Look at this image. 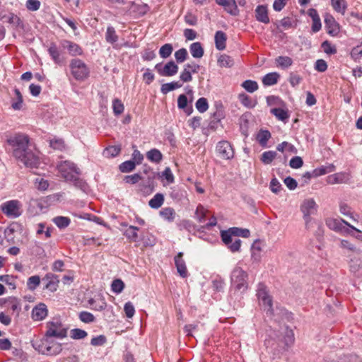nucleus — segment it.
<instances>
[{
	"mask_svg": "<svg viewBox=\"0 0 362 362\" xmlns=\"http://www.w3.org/2000/svg\"><path fill=\"white\" fill-rule=\"evenodd\" d=\"M13 157L26 167L36 168L38 157L29 148V138L25 134H16L7 139Z\"/></svg>",
	"mask_w": 362,
	"mask_h": 362,
	"instance_id": "obj_1",
	"label": "nucleus"
},
{
	"mask_svg": "<svg viewBox=\"0 0 362 362\" xmlns=\"http://www.w3.org/2000/svg\"><path fill=\"white\" fill-rule=\"evenodd\" d=\"M57 168L61 176L66 181L73 182L76 187L83 192L88 189L87 183L79 177L81 170L74 163L70 160H64L57 165Z\"/></svg>",
	"mask_w": 362,
	"mask_h": 362,
	"instance_id": "obj_2",
	"label": "nucleus"
},
{
	"mask_svg": "<svg viewBox=\"0 0 362 362\" xmlns=\"http://www.w3.org/2000/svg\"><path fill=\"white\" fill-rule=\"evenodd\" d=\"M32 346L39 353L47 356L57 355L62 351L61 344L51 342L47 339L35 341Z\"/></svg>",
	"mask_w": 362,
	"mask_h": 362,
	"instance_id": "obj_3",
	"label": "nucleus"
},
{
	"mask_svg": "<svg viewBox=\"0 0 362 362\" xmlns=\"http://www.w3.org/2000/svg\"><path fill=\"white\" fill-rule=\"evenodd\" d=\"M233 286L236 291L243 293L247 288V274L240 267L233 269L230 276Z\"/></svg>",
	"mask_w": 362,
	"mask_h": 362,
	"instance_id": "obj_4",
	"label": "nucleus"
},
{
	"mask_svg": "<svg viewBox=\"0 0 362 362\" xmlns=\"http://www.w3.org/2000/svg\"><path fill=\"white\" fill-rule=\"evenodd\" d=\"M47 330L45 336L47 338L55 337L64 339L67 336V328H65L59 319H54L46 324Z\"/></svg>",
	"mask_w": 362,
	"mask_h": 362,
	"instance_id": "obj_5",
	"label": "nucleus"
},
{
	"mask_svg": "<svg viewBox=\"0 0 362 362\" xmlns=\"http://www.w3.org/2000/svg\"><path fill=\"white\" fill-rule=\"evenodd\" d=\"M69 68L73 77L77 81H84L89 76L90 70L87 65L80 59H73Z\"/></svg>",
	"mask_w": 362,
	"mask_h": 362,
	"instance_id": "obj_6",
	"label": "nucleus"
},
{
	"mask_svg": "<svg viewBox=\"0 0 362 362\" xmlns=\"http://www.w3.org/2000/svg\"><path fill=\"white\" fill-rule=\"evenodd\" d=\"M257 296L260 305L263 307L264 310L267 312V314L269 316L274 315V312L272 308V298L268 294L266 286L263 284H259Z\"/></svg>",
	"mask_w": 362,
	"mask_h": 362,
	"instance_id": "obj_7",
	"label": "nucleus"
},
{
	"mask_svg": "<svg viewBox=\"0 0 362 362\" xmlns=\"http://www.w3.org/2000/svg\"><path fill=\"white\" fill-rule=\"evenodd\" d=\"M22 204L17 200H10L1 204L0 209L8 218H16L22 214Z\"/></svg>",
	"mask_w": 362,
	"mask_h": 362,
	"instance_id": "obj_8",
	"label": "nucleus"
},
{
	"mask_svg": "<svg viewBox=\"0 0 362 362\" xmlns=\"http://www.w3.org/2000/svg\"><path fill=\"white\" fill-rule=\"evenodd\" d=\"M300 211L303 215L305 226H308L311 220L310 216L315 214L317 209V205L312 198L305 199L300 205Z\"/></svg>",
	"mask_w": 362,
	"mask_h": 362,
	"instance_id": "obj_9",
	"label": "nucleus"
},
{
	"mask_svg": "<svg viewBox=\"0 0 362 362\" xmlns=\"http://www.w3.org/2000/svg\"><path fill=\"white\" fill-rule=\"evenodd\" d=\"M216 151L223 159L230 160L234 156V151L230 142L221 141L216 145Z\"/></svg>",
	"mask_w": 362,
	"mask_h": 362,
	"instance_id": "obj_10",
	"label": "nucleus"
},
{
	"mask_svg": "<svg viewBox=\"0 0 362 362\" xmlns=\"http://www.w3.org/2000/svg\"><path fill=\"white\" fill-rule=\"evenodd\" d=\"M155 69L162 76H173L178 71V66L173 61L167 62L164 66L161 64H157Z\"/></svg>",
	"mask_w": 362,
	"mask_h": 362,
	"instance_id": "obj_11",
	"label": "nucleus"
},
{
	"mask_svg": "<svg viewBox=\"0 0 362 362\" xmlns=\"http://www.w3.org/2000/svg\"><path fill=\"white\" fill-rule=\"evenodd\" d=\"M325 24L327 33L329 35L335 37L339 34L340 30L339 25L332 16L327 15L325 16Z\"/></svg>",
	"mask_w": 362,
	"mask_h": 362,
	"instance_id": "obj_12",
	"label": "nucleus"
},
{
	"mask_svg": "<svg viewBox=\"0 0 362 362\" xmlns=\"http://www.w3.org/2000/svg\"><path fill=\"white\" fill-rule=\"evenodd\" d=\"M0 305L6 307L13 312H18L21 309V300L18 298L13 296L1 299L0 300Z\"/></svg>",
	"mask_w": 362,
	"mask_h": 362,
	"instance_id": "obj_13",
	"label": "nucleus"
},
{
	"mask_svg": "<svg viewBox=\"0 0 362 362\" xmlns=\"http://www.w3.org/2000/svg\"><path fill=\"white\" fill-rule=\"evenodd\" d=\"M47 51L54 64L58 65L64 64L65 59L55 43L52 42Z\"/></svg>",
	"mask_w": 362,
	"mask_h": 362,
	"instance_id": "obj_14",
	"label": "nucleus"
},
{
	"mask_svg": "<svg viewBox=\"0 0 362 362\" xmlns=\"http://www.w3.org/2000/svg\"><path fill=\"white\" fill-rule=\"evenodd\" d=\"M217 4L223 6L224 9L232 16H238L239 10L235 0H216Z\"/></svg>",
	"mask_w": 362,
	"mask_h": 362,
	"instance_id": "obj_15",
	"label": "nucleus"
},
{
	"mask_svg": "<svg viewBox=\"0 0 362 362\" xmlns=\"http://www.w3.org/2000/svg\"><path fill=\"white\" fill-rule=\"evenodd\" d=\"M61 45L64 49H67L71 56H78L82 54L83 52L81 47L75 42L64 40L61 42Z\"/></svg>",
	"mask_w": 362,
	"mask_h": 362,
	"instance_id": "obj_16",
	"label": "nucleus"
},
{
	"mask_svg": "<svg viewBox=\"0 0 362 362\" xmlns=\"http://www.w3.org/2000/svg\"><path fill=\"white\" fill-rule=\"evenodd\" d=\"M183 252H180L175 257V264L177 268V271L180 276L182 278H185L187 276V269L185 260L183 259Z\"/></svg>",
	"mask_w": 362,
	"mask_h": 362,
	"instance_id": "obj_17",
	"label": "nucleus"
},
{
	"mask_svg": "<svg viewBox=\"0 0 362 362\" xmlns=\"http://www.w3.org/2000/svg\"><path fill=\"white\" fill-rule=\"evenodd\" d=\"M47 315V306L44 303H40L34 307L32 311V317L34 320H42Z\"/></svg>",
	"mask_w": 362,
	"mask_h": 362,
	"instance_id": "obj_18",
	"label": "nucleus"
},
{
	"mask_svg": "<svg viewBox=\"0 0 362 362\" xmlns=\"http://www.w3.org/2000/svg\"><path fill=\"white\" fill-rule=\"evenodd\" d=\"M350 271L356 276L362 278V259L357 257L351 259L349 263Z\"/></svg>",
	"mask_w": 362,
	"mask_h": 362,
	"instance_id": "obj_19",
	"label": "nucleus"
},
{
	"mask_svg": "<svg viewBox=\"0 0 362 362\" xmlns=\"http://www.w3.org/2000/svg\"><path fill=\"white\" fill-rule=\"evenodd\" d=\"M44 279H45L47 281L45 286L46 289L49 290L51 292H54L57 290L58 284L59 282L57 276L52 273H48L45 275Z\"/></svg>",
	"mask_w": 362,
	"mask_h": 362,
	"instance_id": "obj_20",
	"label": "nucleus"
},
{
	"mask_svg": "<svg viewBox=\"0 0 362 362\" xmlns=\"http://www.w3.org/2000/svg\"><path fill=\"white\" fill-rule=\"evenodd\" d=\"M255 17L256 19L263 23H269V18L268 16V11L266 6L259 5L257 6L255 9Z\"/></svg>",
	"mask_w": 362,
	"mask_h": 362,
	"instance_id": "obj_21",
	"label": "nucleus"
},
{
	"mask_svg": "<svg viewBox=\"0 0 362 362\" xmlns=\"http://www.w3.org/2000/svg\"><path fill=\"white\" fill-rule=\"evenodd\" d=\"M216 47L218 50H223L226 48L227 37L225 33L218 30L214 36Z\"/></svg>",
	"mask_w": 362,
	"mask_h": 362,
	"instance_id": "obj_22",
	"label": "nucleus"
},
{
	"mask_svg": "<svg viewBox=\"0 0 362 362\" xmlns=\"http://www.w3.org/2000/svg\"><path fill=\"white\" fill-rule=\"evenodd\" d=\"M187 98L185 94H181L177 98V107L179 109L183 110L187 115H189L193 112L192 106H187Z\"/></svg>",
	"mask_w": 362,
	"mask_h": 362,
	"instance_id": "obj_23",
	"label": "nucleus"
},
{
	"mask_svg": "<svg viewBox=\"0 0 362 362\" xmlns=\"http://www.w3.org/2000/svg\"><path fill=\"white\" fill-rule=\"evenodd\" d=\"M344 223L346 224V226H348L349 227H350L351 228H352L353 230H356V231H359L358 229H356V228H354V226H351L348 222H346V221L343 220V219H333V218H330V219H328L327 221V225L332 229L333 230H339L340 228H341V223Z\"/></svg>",
	"mask_w": 362,
	"mask_h": 362,
	"instance_id": "obj_24",
	"label": "nucleus"
},
{
	"mask_svg": "<svg viewBox=\"0 0 362 362\" xmlns=\"http://www.w3.org/2000/svg\"><path fill=\"white\" fill-rule=\"evenodd\" d=\"M189 51L194 58H202L204 53L202 44L199 42L191 44Z\"/></svg>",
	"mask_w": 362,
	"mask_h": 362,
	"instance_id": "obj_25",
	"label": "nucleus"
},
{
	"mask_svg": "<svg viewBox=\"0 0 362 362\" xmlns=\"http://www.w3.org/2000/svg\"><path fill=\"white\" fill-rule=\"evenodd\" d=\"M146 158L151 162L159 163L163 159V155L158 149L153 148L146 153Z\"/></svg>",
	"mask_w": 362,
	"mask_h": 362,
	"instance_id": "obj_26",
	"label": "nucleus"
},
{
	"mask_svg": "<svg viewBox=\"0 0 362 362\" xmlns=\"http://www.w3.org/2000/svg\"><path fill=\"white\" fill-rule=\"evenodd\" d=\"M262 242L259 240H255L251 247L252 258L258 262L260 259V252L262 251Z\"/></svg>",
	"mask_w": 362,
	"mask_h": 362,
	"instance_id": "obj_27",
	"label": "nucleus"
},
{
	"mask_svg": "<svg viewBox=\"0 0 362 362\" xmlns=\"http://www.w3.org/2000/svg\"><path fill=\"white\" fill-rule=\"evenodd\" d=\"M52 221L59 229L66 228L71 223V219L69 217L62 216L54 217Z\"/></svg>",
	"mask_w": 362,
	"mask_h": 362,
	"instance_id": "obj_28",
	"label": "nucleus"
},
{
	"mask_svg": "<svg viewBox=\"0 0 362 362\" xmlns=\"http://www.w3.org/2000/svg\"><path fill=\"white\" fill-rule=\"evenodd\" d=\"M331 4L334 10L342 15L345 13L347 8L346 0H331Z\"/></svg>",
	"mask_w": 362,
	"mask_h": 362,
	"instance_id": "obj_29",
	"label": "nucleus"
},
{
	"mask_svg": "<svg viewBox=\"0 0 362 362\" xmlns=\"http://www.w3.org/2000/svg\"><path fill=\"white\" fill-rule=\"evenodd\" d=\"M279 74L276 72H272L266 74L262 78L264 86H273L278 82Z\"/></svg>",
	"mask_w": 362,
	"mask_h": 362,
	"instance_id": "obj_30",
	"label": "nucleus"
},
{
	"mask_svg": "<svg viewBox=\"0 0 362 362\" xmlns=\"http://www.w3.org/2000/svg\"><path fill=\"white\" fill-rule=\"evenodd\" d=\"M130 7V1H124V0L115 1V9H117V14H123L127 12Z\"/></svg>",
	"mask_w": 362,
	"mask_h": 362,
	"instance_id": "obj_31",
	"label": "nucleus"
},
{
	"mask_svg": "<svg viewBox=\"0 0 362 362\" xmlns=\"http://www.w3.org/2000/svg\"><path fill=\"white\" fill-rule=\"evenodd\" d=\"M182 86V83L180 81H173L170 83H164L161 86L160 91L163 94H167L170 91L180 88Z\"/></svg>",
	"mask_w": 362,
	"mask_h": 362,
	"instance_id": "obj_32",
	"label": "nucleus"
},
{
	"mask_svg": "<svg viewBox=\"0 0 362 362\" xmlns=\"http://www.w3.org/2000/svg\"><path fill=\"white\" fill-rule=\"evenodd\" d=\"M217 63L221 67H226L230 68L232 67L234 64L233 59L227 54H221L218 58Z\"/></svg>",
	"mask_w": 362,
	"mask_h": 362,
	"instance_id": "obj_33",
	"label": "nucleus"
},
{
	"mask_svg": "<svg viewBox=\"0 0 362 362\" xmlns=\"http://www.w3.org/2000/svg\"><path fill=\"white\" fill-rule=\"evenodd\" d=\"M164 202V197L160 193H157L154 197L148 202V205L152 209L160 208Z\"/></svg>",
	"mask_w": 362,
	"mask_h": 362,
	"instance_id": "obj_34",
	"label": "nucleus"
},
{
	"mask_svg": "<svg viewBox=\"0 0 362 362\" xmlns=\"http://www.w3.org/2000/svg\"><path fill=\"white\" fill-rule=\"evenodd\" d=\"M271 113L274 115L279 120L286 122L289 117L288 111L281 108H272Z\"/></svg>",
	"mask_w": 362,
	"mask_h": 362,
	"instance_id": "obj_35",
	"label": "nucleus"
},
{
	"mask_svg": "<svg viewBox=\"0 0 362 362\" xmlns=\"http://www.w3.org/2000/svg\"><path fill=\"white\" fill-rule=\"evenodd\" d=\"M350 55L354 62H360L362 60V42L352 48Z\"/></svg>",
	"mask_w": 362,
	"mask_h": 362,
	"instance_id": "obj_36",
	"label": "nucleus"
},
{
	"mask_svg": "<svg viewBox=\"0 0 362 362\" xmlns=\"http://www.w3.org/2000/svg\"><path fill=\"white\" fill-rule=\"evenodd\" d=\"M7 21L16 28H23L24 26L20 17L12 13L7 16Z\"/></svg>",
	"mask_w": 362,
	"mask_h": 362,
	"instance_id": "obj_37",
	"label": "nucleus"
},
{
	"mask_svg": "<svg viewBox=\"0 0 362 362\" xmlns=\"http://www.w3.org/2000/svg\"><path fill=\"white\" fill-rule=\"evenodd\" d=\"M160 216L168 221H173L175 218V211L171 207H165L160 211Z\"/></svg>",
	"mask_w": 362,
	"mask_h": 362,
	"instance_id": "obj_38",
	"label": "nucleus"
},
{
	"mask_svg": "<svg viewBox=\"0 0 362 362\" xmlns=\"http://www.w3.org/2000/svg\"><path fill=\"white\" fill-rule=\"evenodd\" d=\"M276 63L282 69H286L292 65L293 60L289 57L279 56L276 59Z\"/></svg>",
	"mask_w": 362,
	"mask_h": 362,
	"instance_id": "obj_39",
	"label": "nucleus"
},
{
	"mask_svg": "<svg viewBox=\"0 0 362 362\" xmlns=\"http://www.w3.org/2000/svg\"><path fill=\"white\" fill-rule=\"evenodd\" d=\"M238 98L240 103L246 107L252 108L256 105L255 101H253L251 98L245 93L239 94Z\"/></svg>",
	"mask_w": 362,
	"mask_h": 362,
	"instance_id": "obj_40",
	"label": "nucleus"
},
{
	"mask_svg": "<svg viewBox=\"0 0 362 362\" xmlns=\"http://www.w3.org/2000/svg\"><path fill=\"white\" fill-rule=\"evenodd\" d=\"M40 284V278L38 275L29 277L27 281V288L30 291H35Z\"/></svg>",
	"mask_w": 362,
	"mask_h": 362,
	"instance_id": "obj_41",
	"label": "nucleus"
},
{
	"mask_svg": "<svg viewBox=\"0 0 362 362\" xmlns=\"http://www.w3.org/2000/svg\"><path fill=\"white\" fill-rule=\"evenodd\" d=\"M17 227H18V225L16 223H13L5 229L4 235L8 242L13 243V241H14L13 233L16 230Z\"/></svg>",
	"mask_w": 362,
	"mask_h": 362,
	"instance_id": "obj_42",
	"label": "nucleus"
},
{
	"mask_svg": "<svg viewBox=\"0 0 362 362\" xmlns=\"http://www.w3.org/2000/svg\"><path fill=\"white\" fill-rule=\"evenodd\" d=\"M136 168L135 162L133 160H127L119 165V169L122 173H129Z\"/></svg>",
	"mask_w": 362,
	"mask_h": 362,
	"instance_id": "obj_43",
	"label": "nucleus"
},
{
	"mask_svg": "<svg viewBox=\"0 0 362 362\" xmlns=\"http://www.w3.org/2000/svg\"><path fill=\"white\" fill-rule=\"evenodd\" d=\"M173 51V45L171 44L167 43L160 48L159 54L161 58L166 59L171 55Z\"/></svg>",
	"mask_w": 362,
	"mask_h": 362,
	"instance_id": "obj_44",
	"label": "nucleus"
},
{
	"mask_svg": "<svg viewBox=\"0 0 362 362\" xmlns=\"http://www.w3.org/2000/svg\"><path fill=\"white\" fill-rule=\"evenodd\" d=\"M242 87L249 93H254L259 86L256 81L252 80H246L242 83Z\"/></svg>",
	"mask_w": 362,
	"mask_h": 362,
	"instance_id": "obj_45",
	"label": "nucleus"
},
{
	"mask_svg": "<svg viewBox=\"0 0 362 362\" xmlns=\"http://www.w3.org/2000/svg\"><path fill=\"white\" fill-rule=\"evenodd\" d=\"M276 155V152L274 151H265L262 154L261 160L264 164H270Z\"/></svg>",
	"mask_w": 362,
	"mask_h": 362,
	"instance_id": "obj_46",
	"label": "nucleus"
},
{
	"mask_svg": "<svg viewBox=\"0 0 362 362\" xmlns=\"http://www.w3.org/2000/svg\"><path fill=\"white\" fill-rule=\"evenodd\" d=\"M221 237L222 241L226 246L228 245L230 243H232V242L235 239L233 238L234 234L232 233L231 230L230 228L228 230L221 231Z\"/></svg>",
	"mask_w": 362,
	"mask_h": 362,
	"instance_id": "obj_47",
	"label": "nucleus"
},
{
	"mask_svg": "<svg viewBox=\"0 0 362 362\" xmlns=\"http://www.w3.org/2000/svg\"><path fill=\"white\" fill-rule=\"evenodd\" d=\"M195 107L199 112H205L209 108L207 100L205 98H199L195 103Z\"/></svg>",
	"mask_w": 362,
	"mask_h": 362,
	"instance_id": "obj_48",
	"label": "nucleus"
},
{
	"mask_svg": "<svg viewBox=\"0 0 362 362\" xmlns=\"http://www.w3.org/2000/svg\"><path fill=\"white\" fill-rule=\"evenodd\" d=\"M195 218H197L199 223H204L205 221L206 210L204 207L201 204H199L196 209Z\"/></svg>",
	"mask_w": 362,
	"mask_h": 362,
	"instance_id": "obj_49",
	"label": "nucleus"
},
{
	"mask_svg": "<svg viewBox=\"0 0 362 362\" xmlns=\"http://www.w3.org/2000/svg\"><path fill=\"white\" fill-rule=\"evenodd\" d=\"M271 137V134L267 130H261L257 134V140L262 146H264Z\"/></svg>",
	"mask_w": 362,
	"mask_h": 362,
	"instance_id": "obj_50",
	"label": "nucleus"
},
{
	"mask_svg": "<svg viewBox=\"0 0 362 362\" xmlns=\"http://www.w3.org/2000/svg\"><path fill=\"white\" fill-rule=\"evenodd\" d=\"M138 228L135 226H129L126 230H125V235L127 238L130 240L131 241H136L138 238V234L137 231Z\"/></svg>",
	"mask_w": 362,
	"mask_h": 362,
	"instance_id": "obj_51",
	"label": "nucleus"
},
{
	"mask_svg": "<svg viewBox=\"0 0 362 362\" xmlns=\"http://www.w3.org/2000/svg\"><path fill=\"white\" fill-rule=\"evenodd\" d=\"M232 233L235 237L247 238L250 236V232L248 229H243L237 227L230 228Z\"/></svg>",
	"mask_w": 362,
	"mask_h": 362,
	"instance_id": "obj_52",
	"label": "nucleus"
},
{
	"mask_svg": "<svg viewBox=\"0 0 362 362\" xmlns=\"http://www.w3.org/2000/svg\"><path fill=\"white\" fill-rule=\"evenodd\" d=\"M49 146L54 150L63 151L65 149V144L62 139H54L50 140Z\"/></svg>",
	"mask_w": 362,
	"mask_h": 362,
	"instance_id": "obj_53",
	"label": "nucleus"
},
{
	"mask_svg": "<svg viewBox=\"0 0 362 362\" xmlns=\"http://www.w3.org/2000/svg\"><path fill=\"white\" fill-rule=\"evenodd\" d=\"M14 93H15L17 101L13 102L11 104V106L14 110H21L22 107L23 96H22L20 90L18 88H15Z\"/></svg>",
	"mask_w": 362,
	"mask_h": 362,
	"instance_id": "obj_54",
	"label": "nucleus"
},
{
	"mask_svg": "<svg viewBox=\"0 0 362 362\" xmlns=\"http://www.w3.org/2000/svg\"><path fill=\"white\" fill-rule=\"evenodd\" d=\"M188 53L185 48H181L175 52V58L177 63L184 62L187 57Z\"/></svg>",
	"mask_w": 362,
	"mask_h": 362,
	"instance_id": "obj_55",
	"label": "nucleus"
},
{
	"mask_svg": "<svg viewBox=\"0 0 362 362\" xmlns=\"http://www.w3.org/2000/svg\"><path fill=\"white\" fill-rule=\"evenodd\" d=\"M0 281H2L7 284L11 289H16V282L15 279L12 276L9 275H1L0 276Z\"/></svg>",
	"mask_w": 362,
	"mask_h": 362,
	"instance_id": "obj_56",
	"label": "nucleus"
},
{
	"mask_svg": "<svg viewBox=\"0 0 362 362\" xmlns=\"http://www.w3.org/2000/svg\"><path fill=\"white\" fill-rule=\"evenodd\" d=\"M81 321L85 323H90L95 321L94 315L87 311H82L78 315Z\"/></svg>",
	"mask_w": 362,
	"mask_h": 362,
	"instance_id": "obj_57",
	"label": "nucleus"
},
{
	"mask_svg": "<svg viewBox=\"0 0 362 362\" xmlns=\"http://www.w3.org/2000/svg\"><path fill=\"white\" fill-rule=\"evenodd\" d=\"M71 337L74 339H81L85 338L88 334L85 330L75 328L71 330Z\"/></svg>",
	"mask_w": 362,
	"mask_h": 362,
	"instance_id": "obj_58",
	"label": "nucleus"
},
{
	"mask_svg": "<svg viewBox=\"0 0 362 362\" xmlns=\"http://www.w3.org/2000/svg\"><path fill=\"white\" fill-rule=\"evenodd\" d=\"M142 180V176L139 173H135L131 175H127L124 177V181L126 183L136 184Z\"/></svg>",
	"mask_w": 362,
	"mask_h": 362,
	"instance_id": "obj_59",
	"label": "nucleus"
},
{
	"mask_svg": "<svg viewBox=\"0 0 362 362\" xmlns=\"http://www.w3.org/2000/svg\"><path fill=\"white\" fill-rule=\"evenodd\" d=\"M41 3L39 0H28L26 1V8L30 11H37L40 7Z\"/></svg>",
	"mask_w": 362,
	"mask_h": 362,
	"instance_id": "obj_60",
	"label": "nucleus"
},
{
	"mask_svg": "<svg viewBox=\"0 0 362 362\" xmlns=\"http://www.w3.org/2000/svg\"><path fill=\"white\" fill-rule=\"evenodd\" d=\"M124 310L127 317L128 318H132L134 315V306L131 302H127L124 304Z\"/></svg>",
	"mask_w": 362,
	"mask_h": 362,
	"instance_id": "obj_61",
	"label": "nucleus"
},
{
	"mask_svg": "<svg viewBox=\"0 0 362 362\" xmlns=\"http://www.w3.org/2000/svg\"><path fill=\"white\" fill-rule=\"evenodd\" d=\"M303 165V159L300 156H294L293 157L290 162L289 165L291 168L297 169L302 167Z\"/></svg>",
	"mask_w": 362,
	"mask_h": 362,
	"instance_id": "obj_62",
	"label": "nucleus"
},
{
	"mask_svg": "<svg viewBox=\"0 0 362 362\" xmlns=\"http://www.w3.org/2000/svg\"><path fill=\"white\" fill-rule=\"evenodd\" d=\"M241 243L239 238H235L232 243H230L227 247L232 252H236L240 251Z\"/></svg>",
	"mask_w": 362,
	"mask_h": 362,
	"instance_id": "obj_63",
	"label": "nucleus"
},
{
	"mask_svg": "<svg viewBox=\"0 0 362 362\" xmlns=\"http://www.w3.org/2000/svg\"><path fill=\"white\" fill-rule=\"evenodd\" d=\"M288 81L293 87H296L301 82L302 77L296 73L291 72Z\"/></svg>",
	"mask_w": 362,
	"mask_h": 362,
	"instance_id": "obj_64",
	"label": "nucleus"
}]
</instances>
